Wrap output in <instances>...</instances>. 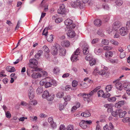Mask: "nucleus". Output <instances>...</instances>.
<instances>
[{"instance_id": "nucleus-9", "label": "nucleus", "mask_w": 130, "mask_h": 130, "mask_svg": "<svg viewBox=\"0 0 130 130\" xmlns=\"http://www.w3.org/2000/svg\"><path fill=\"white\" fill-rule=\"evenodd\" d=\"M64 5L63 4H60L59 8L57 10L58 13L60 14H63L65 13V9Z\"/></svg>"}, {"instance_id": "nucleus-45", "label": "nucleus", "mask_w": 130, "mask_h": 130, "mask_svg": "<svg viewBox=\"0 0 130 130\" xmlns=\"http://www.w3.org/2000/svg\"><path fill=\"white\" fill-rule=\"evenodd\" d=\"M113 48L112 47L110 46H106L103 47V49L104 50L108 51L112 50Z\"/></svg>"}, {"instance_id": "nucleus-46", "label": "nucleus", "mask_w": 130, "mask_h": 130, "mask_svg": "<svg viewBox=\"0 0 130 130\" xmlns=\"http://www.w3.org/2000/svg\"><path fill=\"white\" fill-rule=\"evenodd\" d=\"M71 97L69 95H67L65 96L64 98V99L65 101H69L71 99Z\"/></svg>"}, {"instance_id": "nucleus-6", "label": "nucleus", "mask_w": 130, "mask_h": 130, "mask_svg": "<svg viewBox=\"0 0 130 130\" xmlns=\"http://www.w3.org/2000/svg\"><path fill=\"white\" fill-rule=\"evenodd\" d=\"M106 72V71L105 70H101L99 71L98 68L96 67L94 70L93 74L94 75H96L97 73H99L101 75H103L105 74Z\"/></svg>"}, {"instance_id": "nucleus-41", "label": "nucleus", "mask_w": 130, "mask_h": 130, "mask_svg": "<svg viewBox=\"0 0 130 130\" xmlns=\"http://www.w3.org/2000/svg\"><path fill=\"white\" fill-rule=\"evenodd\" d=\"M119 112L118 109L116 110V111H113L112 112L111 115L114 117H116L118 115Z\"/></svg>"}, {"instance_id": "nucleus-18", "label": "nucleus", "mask_w": 130, "mask_h": 130, "mask_svg": "<svg viewBox=\"0 0 130 130\" xmlns=\"http://www.w3.org/2000/svg\"><path fill=\"white\" fill-rule=\"evenodd\" d=\"M124 102L123 101H120L115 104V106L117 108H119L124 104Z\"/></svg>"}, {"instance_id": "nucleus-64", "label": "nucleus", "mask_w": 130, "mask_h": 130, "mask_svg": "<svg viewBox=\"0 0 130 130\" xmlns=\"http://www.w3.org/2000/svg\"><path fill=\"white\" fill-rule=\"evenodd\" d=\"M66 127L64 125H61L59 127V129L60 130H65Z\"/></svg>"}, {"instance_id": "nucleus-16", "label": "nucleus", "mask_w": 130, "mask_h": 130, "mask_svg": "<svg viewBox=\"0 0 130 130\" xmlns=\"http://www.w3.org/2000/svg\"><path fill=\"white\" fill-rule=\"evenodd\" d=\"M119 111L118 114H119V117H120L122 118L124 117L126 113V111H123L121 109H118Z\"/></svg>"}, {"instance_id": "nucleus-59", "label": "nucleus", "mask_w": 130, "mask_h": 130, "mask_svg": "<svg viewBox=\"0 0 130 130\" xmlns=\"http://www.w3.org/2000/svg\"><path fill=\"white\" fill-rule=\"evenodd\" d=\"M97 33L101 36H102L104 35L103 34L102 32V30L100 29H99L98 30Z\"/></svg>"}, {"instance_id": "nucleus-33", "label": "nucleus", "mask_w": 130, "mask_h": 130, "mask_svg": "<svg viewBox=\"0 0 130 130\" xmlns=\"http://www.w3.org/2000/svg\"><path fill=\"white\" fill-rule=\"evenodd\" d=\"M44 86L46 88H47L51 86V84L50 82V80L48 81L46 80Z\"/></svg>"}, {"instance_id": "nucleus-47", "label": "nucleus", "mask_w": 130, "mask_h": 130, "mask_svg": "<svg viewBox=\"0 0 130 130\" xmlns=\"http://www.w3.org/2000/svg\"><path fill=\"white\" fill-rule=\"evenodd\" d=\"M122 121L124 123L129 122L130 121V118L128 117L122 119Z\"/></svg>"}, {"instance_id": "nucleus-56", "label": "nucleus", "mask_w": 130, "mask_h": 130, "mask_svg": "<svg viewBox=\"0 0 130 130\" xmlns=\"http://www.w3.org/2000/svg\"><path fill=\"white\" fill-rule=\"evenodd\" d=\"M78 84V82L76 80H73L72 82V85L74 87H76Z\"/></svg>"}, {"instance_id": "nucleus-7", "label": "nucleus", "mask_w": 130, "mask_h": 130, "mask_svg": "<svg viewBox=\"0 0 130 130\" xmlns=\"http://www.w3.org/2000/svg\"><path fill=\"white\" fill-rule=\"evenodd\" d=\"M121 25V23L119 21H116L112 25L113 29L115 31H117Z\"/></svg>"}, {"instance_id": "nucleus-42", "label": "nucleus", "mask_w": 130, "mask_h": 130, "mask_svg": "<svg viewBox=\"0 0 130 130\" xmlns=\"http://www.w3.org/2000/svg\"><path fill=\"white\" fill-rule=\"evenodd\" d=\"M50 82L51 84V86L53 85L54 86H56L57 85V83L55 80L51 79H50Z\"/></svg>"}, {"instance_id": "nucleus-37", "label": "nucleus", "mask_w": 130, "mask_h": 130, "mask_svg": "<svg viewBox=\"0 0 130 130\" xmlns=\"http://www.w3.org/2000/svg\"><path fill=\"white\" fill-rule=\"evenodd\" d=\"M116 5L119 6L122 5L123 3V2L122 0H118L115 2Z\"/></svg>"}, {"instance_id": "nucleus-10", "label": "nucleus", "mask_w": 130, "mask_h": 130, "mask_svg": "<svg viewBox=\"0 0 130 130\" xmlns=\"http://www.w3.org/2000/svg\"><path fill=\"white\" fill-rule=\"evenodd\" d=\"M60 45L58 44H56L55 46H53L52 50V54L54 55H57L58 53V50L60 48Z\"/></svg>"}, {"instance_id": "nucleus-43", "label": "nucleus", "mask_w": 130, "mask_h": 130, "mask_svg": "<svg viewBox=\"0 0 130 130\" xmlns=\"http://www.w3.org/2000/svg\"><path fill=\"white\" fill-rule=\"evenodd\" d=\"M112 88V86L111 85H109L106 87L105 89L106 91L108 92L110 91Z\"/></svg>"}, {"instance_id": "nucleus-15", "label": "nucleus", "mask_w": 130, "mask_h": 130, "mask_svg": "<svg viewBox=\"0 0 130 130\" xmlns=\"http://www.w3.org/2000/svg\"><path fill=\"white\" fill-rule=\"evenodd\" d=\"M70 42L69 41L67 40L63 41L61 42V45L64 47H68L70 45Z\"/></svg>"}, {"instance_id": "nucleus-30", "label": "nucleus", "mask_w": 130, "mask_h": 130, "mask_svg": "<svg viewBox=\"0 0 130 130\" xmlns=\"http://www.w3.org/2000/svg\"><path fill=\"white\" fill-rule=\"evenodd\" d=\"M53 35H48L47 38V41L49 42H52L53 41Z\"/></svg>"}, {"instance_id": "nucleus-53", "label": "nucleus", "mask_w": 130, "mask_h": 130, "mask_svg": "<svg viewBox=\"0 0 130 130\" xmlns=\"http://www.w3.org/2000/svg\"><path fill=\"white\" fill-rule=\"evenodd\" d=\"M48 79V78H45L44 80H41L40 82V84L41 86H43V85H45V83L46 80Z\"/></svg>"}, {"instance_id": "nucleus-14", "label": "nucleus", "mask_w": 130, "mask_h": 130, "mask_svg": "<svg viewBox=\"0 0 130 130\" xmlns=\"http://www.w3.org/2000/svg\"><path fill=\"white\" fill-rule=\"evenodd\" d=\"M124 90L126 91L127 94L130 95V84H126L124 86Z\"/></svg>"}, {"instance_id": "nucleus-17", "label": "nucleus", "mask_w": 130, "mask_h": 130, "mask_svg": "<svg viewBox=\"0 0 130 130\" xmlns=\"http://www.w3.org/2000/svg\"><path fill=\"white\" fill-rule=\"evenodd\" d=\"M78 96H82L84 99V100L85 101H87V99L90 98L88 94L87 93H80L78 95Z\"/></svg>"}, {"instance_id": "nucleus-21", "label": "nucleus", "mask_w": 130, "mask_h": 130, "mask_svg": "<svg viewBox=\"0 0 130 130\" xmlns=\"http://www.w3.org/2000/svg\"><path fill=\"white\" fill-rule=\"evenodd\" d=\"M115 87L117 89L120 90H121L123 88L122 84L119 82L116 83L115 84Z\"/></svg>"}, {"instance_id": "nucleus-13", "label": "nucleus", "mask_w": 130, "mask_h": 130, "mask_svg": "<svg viewBox=\"0 0 130 130\" xmlns=\"http://www.w3.org/2000/svg\"><path fill=\"white\" fill-rule=\"evenodd\" d=\"M59 54L61 56H64L65 55L66 53V49L64 48L61 47L60 46V48H59Z\"/></svg>"}, {"instance_id": "nucleus-1", "label": "nucleus", "mask_w": 130, "mask_h": 130, "mask_svg": "<svg viewBox=\"0 0 130 130\" xmlns=\"http://www.w3.org/2000/svg\"><path fill=\"white\" fill-rule=\"evenodd\" d=\"M64 24L66 25V28L68 29H72L74 28L75 26V25L73 22V21L70 19L66 20L64 22Z\"/></svg>"}, {"instance_id": "nucleus-63", "label": "nucleus", "mask_w": 130, "mask_h": 130, "mask_svg": "<svg viewBox=\"0 0 130 130\" xmlns=\"http://www.w3.org/2000/svg\"><path fill=\"white\" fill-rule=\"evenodd\" d=\"M51 127L53 129L55 128L56 127V125L55 123L53 122V123H52L50 124Z\"/></svg>"}, {"instance_id": "nucleus-28", "label": "nucleus", "mask_w": 130, "mask_h": 130, "mask_svg": "<svg viewBox=\"0 0 130 130\" xmlns=\"http://www.w3.org/2000/svg\"><path fill=\"white\" fill-rule=\"evenodd\" d=\"M113 55L112 52L111 51L106 52L105 53V55L106 57H111Z\"/></svg>"}, {"instance_id": "nucleus-22", "label": "nucleus", "mask_w": 130, "mask_h": 130, "mask_svg": "<svg viewBox=\"0 0 130 130\" xmlns=\"http://www.w3.org/2000/svg\"><path fill=\"white\" fill-rule=\"evenodd\" d=\"M103 50L100 48L96 47L94 50V52L97 55L100 54L103 52Z\"/></svg>"}, {"instance_id": "nucleus-36", "label": "nucleus", "mask_w": 130, "mask_h": 130, "mask_svg": "<svg viewBox=\"0 0 130 130\" xmlns=\"http://www.w3.org/2000/svg\"><path fill=\"white\" fill-rule=\"evenodd\" d=\"M43 91V88L42 87H39L37 88L36 93L37 94H40Z\"/></svg>"}, {"instance_id": "nucleus-38", "label": "nucleus", "mask_w": 130, "mask_h": 130, "mask_svg": "<svg viewBox=\"0 0 130 130\" xmlns=\"http://www.w3.org/2000/svg\"><path fill=\"white\" fill-rule=\"evenodd\" d=\"M30 120L33 122H37V121L38 118L37 116L30 117H29Z\"/></svg>"}, {"instance_id": "nucleus-52", "label": "nucleus", "mask_w": 130, "mask_h": 130, "mask_svg": "<svg viewBox=\"0 0 130 130\" xmlns=\"http://www.w3.org/2000/svg\"><path fill=\"white\" fill-rule=\"evenodd\" d=\"M63 95V93L62 92H59L57 94V97L59 98H62Z\"/></svg>"}, {"instance_id": "nucleus-50", "label": "nucleus", "mask_w": 130, "mask_h": 130, "mask_svg": "<svg viewBox=\"0 0 130 130\" xmlns=\"http://www.w3.org/2000/svg\"><path fill=\"white\" fill-rule=\"evenodd\" d=\"M104 94L103 91L102 90H100L98 92V94L99 97L102 96V97Z\"/></svg>"}, {"instance_id": "nucleus-29", "label": "nucleus", "mask_w": 130, "mask_h": 130, "mask_svg": "<svg viewBox=\"0 0 130 130\" xmlns=\"http://www.w3.org/2000/svg\"><path fill=\"white\" fill-rule=\"evenodd\" d=\"M80 126L83 128H85L87 127L86 125L85 122V120H83L79 123Z\"/></svg>"}, {"instance_id": "nucleus-31", "label": "nucleus", "mask_w": 130, "mask_h": 130, "mask_svg": "<svg viewBox=\"0 0 130 130\" xmlns=\"http://www.w3.org/2000/svg\"><path fill=\"white\" fill-rule=\"evenodd\" d=\"M48 29H50L49 27L48 28L46 27L45 28L42 32V35L46 36L47 35L48 32Z\"/></svg>"}, {"instance_id": "nucleus-25", "label": "nucleus", "mask_w": 130, "mask_h": 130, "mask_svg": "<svg viewBox=\"0 0 130 130\" xmlns=\"http://www.w3.org/2000/svg\"><path fill=\"white\" fill-rule=\"evenodd\" d=\"M6 70L9 72H12L15 71V68L13 67L7 66L6 68Z\"/></svg>"}, {"instance_id": "nucleus-3", "label": "nucleus", "mask_w": 130, "mask_h": 130, "mask_svg": "<svg viewBox=\"0 0 130 130\" xmlns=\"http://www.w3.org/2000/svg\"><path fill=\"white\" fill-rule=\"evenodd\" d=\"M128 32V30L125 26L122 27L119 30V34L123 36L127 34Z\"/></svg>"}, {"instance_id": "nucleus-2", "label": "nucleus", "mask_w": 130, "mask_h": 130, "mask_svg": "<svg viewBox=\"0 0 130 130\" xmlns=\"http://www.w3.org/2000/svg\"><path fill=\"white\" fill-rule=\"evenodd\" d=\"M80 51L79 48H77L72 56L71 59L72 62H76L78 60V57L80 55Z\"/></svg>"}, {"instance_id": "nucleus-44", "label": "nucleus", "mask_w": 130, "mask_h": 130, "mask_svg": "<svg viewBox=\"0 0 130 130\" xmlns=\"http://www.w3.org/2000/svg\"><path fill=\"white\" fill-rule=\"evenodd\" d=\"M66 129L67 130H74V127L72 125L70 124L67 126Z\"/></svg>"}, {"instance_id": "nucleus-27", "label": "nucleus", "mask_w": 130, "mask_h": 130, "mask_svg": "<svg viewBox=\"0 0 130 130\" xmlns=\"http://www.w3.org/2000/svg\"><path fill=\"white\" fill-rule=\"evenodd\" d=\"M43 53V52L41 50H40L38 52V53L36 54L35 55V58L37 59H39V57Z\"/></svg>"}, {"instance_id": "nucleus-51", "label": "nucleus", "mask_w": 130, "mask_h": 130, "mask_svg": "<svg viewBox=\"0 0 130 130\" xmlns=\"http://www.w3.org/2000/svg\"><path fill=\"white\" fill-rule=\"evenodd\" d=\"M43 48L44 51L46 53H48L50 52L48 48L46 45H44L43 47Z\"/></svg>"}, {"instance_id": "nucleus-8", "label": "nucleus", "mask_w": 130, "mask_h": 130, "mask_svg": "<svg viewBox=\"0 0 130 130\" xmlns=\"http://www.w3.org/2000/svg\"><path fill=\"white\" fill-rule=\"evenodd\" d=\"M29 63L28 64L29 66L31 68H34L32 64L36 66L38 63L37 60L34 58L30 59L29 60Z\"/></svg>"}, {"instance_id": "nucleus-26", "label": "nucleus", "mask_w": 130, "mask_h": 130, "mask_svg": "<svg viewBox=\"0 0 130 130\" xmlns=\"http://www.w3.org/2000/svg\"><path fill=\"white\" fill-rule=\"evenodd\" d=\"M49 93L47 90L44 91L43 93V94L42 95V96L43 98L45 99H46L47 97L49 95Z\"/></svg>"}, {"instance_id": "nucleus-48", "label": "nucleus", "mask_w": 130, "mask_h": 130, "mask_svg": "<svg viewBox=\"0 0 130 130\" xmlns=\"http://www.w3.org/2000/svg\"><path fill=\"white\" fill-rule=\"evenodd\" d=\"M53 71L54 74H57L59 72L60 69L59 68L56 67L54 68Z\"/></svg>"}, {"instance_id": "nucleus-32", "label": "nucleus", "mask_w": 130, "mask_h": 130, "mask_svg": "<svg viewBox=\"0 0 130 130\" xmlns=\"http://www.w3.org/2000/svg\"><path fill=\"white\" fill-rule=\"evenodd\" d=\"M54 94H49L48 97H47L46 100L49 101H51L53 100L54 99Z\"/></svg>"}, {"instance_id": "nucleus-12", "label": "nucleus", "mask_w": 130, "mask_h": 130, "mask_svg": "<svg viewBox=\"0 0 130 130\" xmlns=\"http://www.w3.org/2000/svg\"><path fill=\"white\" fill-rule=\"evenodd\" d=\"M104 106L107 108V111L108 112H111L112 110V106L111 104H106L104 105Z\"/></svg>"}, {"instance_id": "nucleus-5", "label": "nucleus", "mask_w": 130, "mask_h": 130, "mask_svg": "<svg viewBox=\"0 0 130 130\" xmlns=\"http://www.w3.org/2000/svg\"><path fill=\"white\" fill-rule=\"evenodd\" d=\"M28 95L29 99L31 100L33 99L35 96V92L33 88L31 87L29 88L28 91Z\"/></svg>"}, {"instance_id": "nucleus-23", "label": "nucleus", "mask_w": 130, "mask_h": 130, "mask_svg": "<svg viewBox=\"0 0 130 130\" xmlns=\"http://www.w3.org/2000/svg\"><path fill=\"white\" fill-rule=\"evenodd\" d=\"M102 22L101 20L99 19L95 20L94 21V24L96 26L99 27L102 24Z\"/></svg>"}, {"instance_id": "nucleus-34", "label": "nucleus", "mask_w": 130, "mask_h": 130, "mask_svg": "<svg viewBox=\"0 0 130 130\" xmlns=\"http://www.w3.org/2000/svg\"><path fill=\"white\" fill-rule=\"evenodd\" d=\"M96 63V61L94 59H92L89 61V64L91 66H92L95 65Z\"/></svg>"}, {"instance_id": "nucleus-57", "label": "nucleus", "mask_w": 130, "mask_h": 130, "mask_svg": "<svg viewBox=\"0 0 130 130\" xmlns=\"http://www.w3.org/2000/svg\"><path fill=\"white\" fill-rule=\"evenodd\" d=\"M5 115L6 117L8 118H10L11 117V114L9 111L5 112Z\"/></svg>"}, {"instance_id": "nucleus-35", "label": "nucleus", "mask_w": 130, "mask_h": 130, "mask_svg": "<svg viewBox=\"0 0 130 130\" xmlns=\"http://www.w3.org/2000/svg\"><path fill=\"white\" fill-rule=\"evenodd\" d=\"M109 43V41L107 39H103L102 41V43L104 45H108Z\"/></svg>"}, {"instance_id": "nucleus-40", "label": "nucleus", "mask_w": 130, "mask_h": 130, "mask_svg": "<svg viewBox=\"0 0 130 130\" xmlns=\"http://www.w3.org/2000/svg\"><path fill=\"white\" fill-rule=\"evenodd\" d=\"M110 42L113 44L115 46H118L119 45V43L117 41L113 39H111L110 40Z\"/></svg>"}, {"instance_id": "nucleus-60", "label": "nucleus", "mask_w": 130, "mask_h": 130, "mask_svg": "<svg viewBox=\"0 0 130 130\" xmlns=\"http://www.w3.org/2000/svg\"><path fill=\"white\" fill-rule=\"evenodd\" d=\"M96 89H94L91 91L88 94L89 96V98L91 97V96L93 95L94 92H96Z\"/></svg>"}, {"instance_id": "nucleus-39", "label": "nucleus", "mask_w": 130, "mask_h": 130, "mask_svg": "<svg viewBox=\"0 0 130 130\" xmlns=\"http://www.w3.org/2000/svg\"><path fill=\"white\" fill-rule=\"evenodd\" d=\"M116 100V97H113L110 98H108L107 99L108 101L111 102H115Z\"/></svg>"}, {"instance_id": "nucleus-54", "label": "nucleus", "mask_w": 130, "mask_h": 130, "mask_svg": "<svg viewBox=\"0 0 130 130\" xmlns=\"http://www.w3.org/2000/svg\"><path fill=\"white\" fill-rule=\"evenodd\" d=\"M128 30H130V21L127 22L126 26H125Z\"/></svg>"}, {"instance_id": "nucleus-55", "label": "nucleus", "mask_w": 130, "mask_h": 130, "mask_svg": "<svg viewBox=\"0 0 130 130\" xmlns=\"http://www.w3.org/2000/svg\"><path fill=\"white\" fill-rule=\"evenodd\" d=\"M44 4H43V5L42 4V5L41 4V5L44 8V11L45 12L47 11L48 10V5L46 4L44 6Z\"/></svg>"}, {"instance_id": "nucleus-20", "label": "nucleus", "mask_w": 130, "mask_h": 130, "mask_svg": "<svg viewBox=\"0 0 130 130\" xmlns=\"http://www.w3.org/2000/svg\"><path fill=\"white\" fill-rule=\"evenodd\" d=\"M32 77L34 79H36L41 77V74L39 73H34L31 75Z\"/></svg>"}, {"instance_id": "nucleus-11", "label": "nucleus", "mask_w": 130, "mask_h": 130, "mask_svg": "<svg viewBox=\"0 0 130 130\" xmlns=\"http://www.w3.org/2000/svg\"><path fill=\"white\" fill-rule=\"evenodd\" d=\"M71 29H69L68 30L67 34L69 37L70 38H73L75 36V34L74 31Z\"/></svg>"}, {"instance_id": "nucleus-58", "label": "nucleus", "mask_w": 130, "mask_h": 130, "mask_svg": "<svg viewBox=\"0 0 130 130\" xmlns=\"http://www.w3.org/2000/svg\"><path fill=\"white\" fill-rule=\"evenodd\" d=\"M126 56L125 53V52H122V53H120V57L121 58H123Z\"/></svg>"}, {"instance_id": "nucleus-49", "label": "nucleus", "mask_w": 130, "mask_h": 130, "mask_svg": "<svg viewBox=\"0 0 130 130\" xmlns=\"http://www.w3.org/2000/svg\"><path fill=\"white\" fill-rule=\"evenodd\" d=\"M110 96V94L107 91L106 93L104 94V95L102 96V97L104 98H108Z\"/></svg>"}, {"instance_id": "nucleus-4", "label": "nucleus", "mask_w": 130, "mask_h": 130, "mask_svg": "<svg viewBox=\"0 0 130 130\" xmlns=\"http://www.w3.org/2000/svg\"><path fill=\"white\" fill-rule=\"evenodd\" d=\"M71 4L72 7L75 8L79 7L81 9L83 8V6L81 4L80 2L78 0L72 2Z\"/></svg>"}, {"instance_id": "nucleus-62", "label": "nucleus", "mask_w": 130, "mask_h": 130, "mask_svg": "<svg viewBox=\"0 0 130 130\" xmlns=\"http://www.w3.org/2000/svg\"><path fill=\"white\" fill-rule=\"evenodd\" d=\"M62 19L61 18H58L56 19L55 20V22L56 23H59L61 22L62 21Z\"/></svg>"}, {"instance_id": "nucleus-61", "label": "nucleus", "mask_w": 130, "mask_h": 130, "mask_svg": "<svg viewBox=\"0 0 130 130\" xmlns=\"http://www.w3.org/2000/svg\"><path fill=\"white\" fill-rule=\"evenodd\" d=\"M109 61L112 63H117L118 62V60L117 59H111L109 60Z\"/></svg>"}, {"instance_id": "nucleus-19", "label": "nucleus", "mask_w": 130, "mask_h": 130, "mask_svg": "<svg viewBox=\"0 0 130 130\" xmlns=\"http://www.w3.org/2000/svg\"><path fill=\"white\" fill-rule=\"evenodd\" d=\"M89 46L88 45H86L84 47L83 52L85 55H87L89 53Z\"/></svg>"}, {"instance_id": "nucleus-24", "label": "nucleus", "mask_w": 130, "mask_h": 130, "mask_svg": "<svg viewBox=\"0 0 130 130\" xmlns=\"http://www.w3.org/2000/svg\"><path fill=\"white\" fill-rule=\"evenodd\" d=\"M81 115L82 116L87 117L90 116L91 115V114L89 111H87L82 113Z\"/></svg>"}]
</instances>
